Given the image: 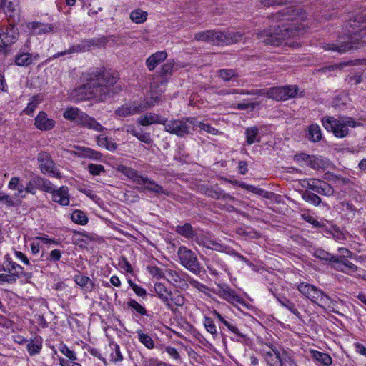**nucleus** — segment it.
<instances>
[{
  "label": "nucleus",
  "instance_id": "nucleus-1",
  "mask_svg": "<svg viewBox=\"0 0 366 366\" xmlns=\"http://www.w3.org/2000/svg\"><path fill=\"white\" fill-rule=\"evenodd\" d=\"M85 82L79 87L74 89L70 94L74 102H80L96 99L104 101L109 94L111 87L117 80L110 73L97 69L88 74Z\"/></svg>",
  "mask_w": 366,
  "mask_h": 366
},
{
  "label": "nucleus",
  "instance_id": "nucleus-2",
  "mask_svg": "<svg viewBox=\"0 0 366 366\" xmlns=\"http://www.w3.org/2000/svg\"><path fill=\"white\" fill-rule=\"evenodd\" d=\"M302 27L292 21L260 31L257 33V38L267 45L280 46L285 43L292 46L287 40L300 35Z\"/></svg>",
  "mask_w": 366,
  "mask_h": 366
},
{
  "label": "nucleus",
  "instance_id": "nucleus-3",
  "mask_svg": "<svg viewBox=\"0 0 366 366\" xmlns=\"http://www.w3.org/2000/svg\"><path fill=\"white\" fill-rule=\"evenodd\" d=\"M117 169L129 179H132L134 183L142 186V187L139 188L141 191H148L157 196L161 194H164L167 196H169L170 194L169 192L164 189L161 185L156 183L153 179H150L147 177L142 175L137 171L130 167L124 165H118Z\"/></svg>",
  "mask_w": 366,
  "mask_h": 366
},
{
  "label": "nucleus",
  "instance_id": "nucleus-4",
  "mask_svg": "<svg viewBox=\"0 0 366 366\" xmlns=\"http://www.w3.org/2000/svg\"><path fill=\"white\" fill-rule=\"evenodd\" d=\"M322 124L327 131L332 132L335 137L339 138L345 137L348 134L349 127L354 128L362 125L351 117H340L337 119L332 117L322 118Z\"/></svg>",
  "mask_w": 366,
  "mask_h": 366
},
{
  "label": "nucleus",
  "instance_id": "nucleus-5",
  "mask_svg": "<svg viewBox=\"0 0 366 366\" xmlns=\"http://www.w3.org/2000/svg\"><path fill=\"white\" fill-rule=\"evenodd\" d=\"M26 274L22 267L13 262L9 254L5 255L3 264H0V284L15 283L18 278Z\"/></svg>",
  "mask_w": 366,
  "mask_h": 366
},
{
  "label": "nucleus",
  "instance_id": "nucleus-6",
  "mask_svg": "<svg viewBox=\"0 0 366 366\" xmlns=\"http://www.w3.org/2000/svg\"><path fill=\"white\" fill-rule=\"evenodd\" d=\"M64 117L69 120H75L79 125L96 132H102L106 129L94 118L79 111L77 108L67 109Z\"/></svg>",
  "mask_w": 366,
  "mask_h": 366
},
{
  "label": "nucleus",
  "instance_id": "nucleus-7",
  "mask_svg": "<svg viewBox=\"0 0 366 366\" xmlns=\"http://www.w3.org/2000/svg\"><path fill=\"white\" fill-rule=\"evenodd\" d=\"M194 117H183L178 119L167 120L165 119L164 130L179 137H184L191 134L193 130Z\"/></svg>",
  "mask_w": 366,
  "mask_h": 366
},
{
  "label": "nucleus",
  "instance_id": "nucleus-8",
  "mask_svg": "<svg viewBox=\"0 0 366 366\" xmlns=\"http://www.w3.org/2000/svg\"><path fill=\"white\" fill-rule=\"evenodd\" d=\"M177 256L180 264L194 274H199L202 271L201 264L197 254L185 246L178 248Z\"/></svg>",
  "mask_w": 366,
  "mask_h": 366
},
{
  "label": "nucleus",
  "instance_id": "nucleus-9",
  "mask_svg": "<svg viewBox=\"0 0 366 366\" xmlns=\"http://www.w3.org/2000/svg\"><path fill=\"white\" fill-rule=\"evenodd\" d=\"M298 92L297 86L288 85L285 86H276L267 90V97L277 101H286L296 97Z\"/></svg>",
  "mask_w": 366,
  "mask_h": 366
},
{
  "label": "nucleus",
  "instance_id": "nucleus-10",
  "mask_svg": "<svg viewBox=\"0 0 366 366\" xmlns=\"http://www.w3.org/2000/svg\"><path fill=\"white\" fill-rule=\"evenodd\" d=\"M240 32L211 31L210 44L213 45L232 44L241 41Z\"/></svg>",
  "mask_w": 366,
  "mask_h": 366
},
{
  "label": "nucleus",
  "instance_id": "nucleus-11",
  "mask_svg": "<svg viewBox=\"0 0 366 366\" xmlns=\"http://www.w3.org/2000/svg\"><path fill=\"white\" fill-rule=\"evenodd\" d=\"M308 299L322 308L337 312L335 310V304L330 297L315 286Z\"/></svg>",
  "mask_w": 366,
  "mask_h": 366
},
{
  "label": "nucleus",
  "instance_id": "nucleus-12",
  "mask_svg": "<svg viewBox=\"0 0 366 366\" xmlns=\"http://www.w3.org/2000/svg\"><path fill=\"white\" fill-rule=\"evenodd\" d=\"M304 182L306 183V185H304V187H307L320 194L331 196L334 194L332 187L325 181L317 179H305Z\"/></svg>",
  "mask_w": 366,
  "mask_h": 366
},
{
  "label": "nucleus",
  "instance_id": "nucleus-13",
  "mask_svg": "<svg viewBox=\"0 0 366 366\" xmlns=\"http://www.w3.org/2000/svg\"><path fill=\"white\" fill-rule=\"evenodd\" d=\"M18 36L17 29L10 24L9 26L0 27V54L8 45L14 43Z\"/></svg>",
  "mask_w": 366,
  "mask_h": 366
},
{
  "label": "nucleus",
  "instance_id": "nucleus-14",
  "mask_svg": "<svg viewBox=\"0 0 366 366\" xmlns=\"http://www.w3.org/2000/svg\"><path fill=\"white\" fill-rule=\"evenodd\" d=\"M195 242L199 246L218 252H224L227 249V246L214 239L209 234H198Z\"/></svg>",
  "mask_w": 366,
  "mask_h": 366
},
{
  "label": "nucleus",
  "instance_id": "nucleus-15",
  "mask_svg": "<svg viewBox=\"0 0 366 366\" xmlns=\"http://www.w3.org/2000/svg\"><path fill=\"white\" fill-rule=\"evenodd\" d=\"M51 193L52 200L54 202H57L62 206H66L69 204V189L67 187L62 186L57 189L54 187L53 185L47 183V193Z\"/></svg>",
  "mask_w": 366,
  "mask_h": 366
},
{
  "label": "nucleus",
  "instance_id": "nucleus-16",
  "mask_svg": "<svg viewBox=\"0 0 366 366\" xmlns=\"http://www.w3.org/2000/svg\"><path fill=\"white\" fill-rule=\"evenodd\" d=\"M147 107H143L140 104L132 102L125 104L116 109L115 114L120 117H127L130 115L140 113L146 109Z\"/></svg>",
  "mask_w": 366,
  "mask_h": 366
},
{
  "label": "nucleus",
  "instance_id": "nucleus-17",
  "mask_svg": "<svg viewBox=\"0 0 366 366\" xmlns=\"http://www.w3.org/2000/svg\"><path fill=\"white\" fill-rule=\"evenodd\" d=\"M322 48L325 51H332L340 54L345 53L351 49H357V46H354L350 41H338L337 44H326Z\"/></svg>",
  "mask_w": 366,
  "mask_h": 366
},
{
  "label": "nucleus",
  "instance_id": "nucleus-18",
  "mask_svg": "<svg viewBox=\"0 0 366 366\" xmlns=\"http://www.w3.org/2000/svg\"><path fill=\"white\" fill-rule=\"evenodd\" d=\"M3 9L5 14L9 17H14L19 14V1L18 0H1L0 10Z\"/></svg>",
  "mask_w": 366,
  "mask_h": 366
},
{
  "label": "nucleus",
  "instance_id": "nucleus-19",
  "mask_svg": "<svg viewBox=\"0 0 366 366\" xmlns=\"http://www.w3.org/2000/svg\"><path fill=\"white\" fill-rule=\"evenodd\" d=\"M175 65L176 64L173 59H169L162 66L160 71L158 72V76L161 79L162 84L166 83L169 76L172 75L174 71L177 69Z\"/></svg>",
  "mask_w": 366,
  "mask_h": 366
},
{
  "label": "nucleus",
  "instance_id": "nucleus-20",
  "mask_svg": "<svg viewBox=\"0 0 366 366\" xmlns=\"http://www.w3.org/2000/svg\"><path fill=\"white\" fill-rule=\"evenodd\" d=\"M218 294L221 297L232 304L243 303V300L228 286L220 287Z\"/></svg>",
  "mask_w": 366,
  "mask_h": 366
},
{
  "label": "nucleus",
  "instance_id": "nucleus-21",
  "mask_svg": "<svg viewBox=\"0 0 366 366\" xmlns=\"http://www.w3.org/2000/svg\"><path fill=\"white\" fill-rule=\"evenodd\" d=\"M167 57V54L164 51H157L152 54L146 61V65L149 71H153L160 63L164 61Z\"/></svg>",
  "mask_w": 366,
  "mask_h": 366
},
{
  "label": "nucleus",
  "instance_id": "nucleus-22",
  "mask_svg": "<svg viewBox=\"0 0 366 366\" xmlns=\"http://www.w3.org/2000/svg\"><path fill=\"white\" fill-rule=\"evenodd\" d=\"M154 291L157 293L159 298L164 302L165 305L168 309L172 310V305L169 302V297L171 296V292L169 291L167 287L162 283H156L154 285Z\"/></svg>",
  "mask_w": 366,
  "mask_h": 366
},
{
  "label": "nucleus",
  "instance_id": "nucleus-23",
  "mask_svg": "<svg viewBox=\"0 0 366 366\" xmlns=\"http://www.w3.org/2000/svg\"><path fill=\"white\" fill-rule=\"evenodd\" d=\"M164 120L165 118H162L157 114L148 113L138 118L137 123L142 126H149L152 124H160L164 125Z\"/></svg>",
  "mask_w": 366,
  "mask_h": 366
},
{
  "label": "nucleus",
  "instance_id": "nucleus-24",
  "mask_svg": "<svg viewBox=\"0 0 366 366\" xmlns=\"http://www.w3.org/2000/svg\"><path fill=\"white\" fill-rule=\"evenodd\" d=\"M264 359L269 366H282L280 359V350L270 347L269 351L264 352Z\"/></svg>",
  "mask_w": 366,
  "mask_h": 366
},
{
  "label": "nucleus",
  "instance_id": "nucleus-25",
  "mask_svg": "<svg viewBox=\"0 0 366 366\" xmlns=\"http://www.w3.org/2000/svg\"><path fill=\"white\" fill-rule=\"evenodd\" d=\"M175 232L189 240H195L198 234L195 232L189 223H184L183 225L177 226Z\"/></svg>",
  "mask_w": 366,
  "mask_h": 366
},
{
  "label": "nucleus",
  "instance_id": "nucleus-26",
  "mask_svg": "<svg viewBox=\"0 0 366 366\" xmlns=\"http://www.w3.org/2000/svg\"><path fill=\"white\" fill-rule=\"evenodd\" d=\"M311 357L318 364L322 366H330L332 363V357L327 353L322 352L315 350L310 351Z\"/></svg>",
  "mask_w": 366,
  "mask_h": 366
},
{
  "label": "nucleus",
  "instance_id": "nucleus-27",
  "mask_svg": "<svg viewBox=\"0 0 366 366\" xmlns=\"http://www.w3.org/2000/svg\"><path fill=\"white\" fill-rule=\"evenodd\" d=\"M46 182L44 179L36 177L27 183V193L34 194L36 189H46Z\"/></svg>",
  "mask_w": 366,
  "mask_h": 366
},
{
  "label": "nucleus",
  "instance_id": "nucleus-28",
  "mask_svg": "<svg viewBox=\"0 0 366 366\" xmlns=\"http://www.w3.org/2000/svg\"><path fill=\"white\" fill-rule=\"evenodd\" d=\"M224 326L234 335V337H232V340H234L240 342L245 340L246 335L232 322L227 320V322H224Z\"/></svg>",
  "mask_w": 366,
  "mask_h": 366
},
{
  "label": "nucleus",
  "instance_id": "nucleus-29",
  "mask_svg": "<svg viewBox=\"0 0 366 366\" xmlns=\"http://www.w3.org/2000/svg\"><path fill=\"white\" fill-rule=\"evenodd\" d=\"M245 137L246 142L249 145H251L255 142H260V137L259 136V129L257 127L246 129Z\"/></svg>",
  "mask_w": 366,
  "mask_h": 366
},
{
  "label": "nucleus",
  "instance_id": "nucleus-30",
  "mask_svg": "<svg viewBox=\"0 0 366 366\" xmlns=\"http://www.w3.org/2000/svg\"><path fill=\"white\" fill-rule=\"evenodd\" d=\"M148 14L141 9H137L130 13V19L136 24H142L147 21Z\"/></svg>",
  "mask_w": 366,
  "mask_h": 366
},
{
  "label": "nucleus",
  "instance_id": "nucleus-31",
  "mask_svg": "<svg viewBox=\"0 0 366 366\" xmlns=\"http://www.w3.org/2000/svg\"><path fill=\"white\" fill-rule=\"evenodd\" d=\"M139 341L144 345L147 349H153L154 347V342L152 338L142 330H139L136 332Z\"/></svg>",
  "mask_w": 366,
  "mask_h": 366
},
{
  "label": "nucleus",
  "instance_id": "nucleus-32",
  "mask_svg": "<svg viewBox=\"0 0 366 366\" xmlns=\"http://www.w3.org/2000/svg\"><path fill=\"white\" fill-rule=\"evenodd\" d=\"M87 50L89 51L92 47H104L107 44L108 40L107 38L104 36H102L99 38L90 39L85 40Z\"/></svg>",
  "mask_w": 366,
  "mask_h": 366
},
{
  "label": "nucleus",
  "instance_id": "nucleus-33",
  "mask_svg": "<svg viewBox=\"0 0 366 366\" xmlns=\"http://www.w3.org/2000/svg\"><path fill=\"white\" fill-rule=\"evenodd\" d=\"M77 149L81 152L79 157H88L94 159H99L102 157L100 152L91 148L85 147H78Z\"/></svg>",
  "mask_w": 366,
  "mask_h": 366
},
{
  "label": "nucleus",
  "instance_id": "nucleus-34",
  "mask_svg": "<svg viewBox=\"0 0 366 366\" xmlns=\"http://www.w3.org/2000/svg\"><path fill=\"white\" fill-rule=\"evenodd\" d=\"M205 194L210 197L211 198L220 199H229L230 200H234V198L229 194L224 193L221 190L214 189L213 188L207 189L205 191Z\"/></svg>",
  "mask_w": 366,
  "mask_h": 366
},
{
  "label": "nucleus",
  "instance_id": "nucleus-35",
  "mask_svg": "<svg viewBox=\"0 0 366 366\" xmlns=\"http://www.w3.org/2000/svg\"><path fill=\"white\" fill-rule=\"evenodd\" d=\"M26 26L29 32L33 34H41L45 31L46 26L37 21L26 23Z\"/></svg>",
  "mask_w": 366,
  "mask_h": 366
},
{
  "label": "nucleus",
  "instance_id": "nucleus-36",
  "mask_svg": "<svg viewBox=\"0 0 366 366\" xmlns=\"http://www.w3.org/2000/svg\"><path fill=\"white\" fill-rule=\"evenodd\" d=\"M109 346L112 350V352L110 354V360L114 363L122 362L124 357L120 351L119 346L114 343H111Z\"/></svg>",
  "mask_w": 366,
  "mask_h": 366
},
{
  "label": "nucleus",
  "instance_id": "nucleus-37",
  "mask_svg": "<svg viewBox=\"0 0 366 366\" xmlns=\"http://www.w3.org/2000/svg\"><path fill=\"white\" fill-rule=\"evenodd\" d=\"M309 139L312 142H319L322 138L321 129L319 125L312 124L308 129Z\"/></svg>",
  "mask_w": 366,
  "mask_h": 366
},
{
  "label": "nucleus",
  "instance_id": "nucleus-38",
  "mask_svg": "<svg viewBox=\"0 0 366 366\" xmlns=\"http://www.w3.org/2000/svg\"><path fill=\"white\" fill-rule=\"evenodd\" d=\"M71 219L74 223L81 225H84L88 222V218L85 212L78 209L71 214Z\"/></svg>",
  "mask_w": 366,
  "mask_h": 366
},
{
  "label": "nucleus",
  "instance_id": "nucleus-39",
  "mask_svg": "<svg viewBox=\"0 0 366 366\" xmlns=\"http://www.w3.org/2000/svg\"><path fill=\"white\" fill-rule=\"evenodd\" d=\"M302 197L305 201L315 206H318L321 203V198L308 190H305L302 193Z\"/></svg>",
  "mask_w": 366,
  "mask_h": 366
},
{
  "label": "nucleus",
  "instance_id": "nucleus-40",
  "mask_svg": "<svg viewBox=\"0 0 366 366\" xmlns=\"http://www.w3.org/2000/svg\"><path fill=\"white\" fill-rule=\"evenodd\" d=\"M87 48L86 45L85 40L81 41L79 44L72 46L69 48V50L65 51L62 53L58 54L56 56H54V57H56L66 54H72V53H78V52H85L87 51Z\"/></svg>",
  "mask_w": 366,
  "mask_h": 366
},
{
  "label": "nucleus",
  "instance_id": "nucleus-41",
  "mask_svg": "<svg viewBox=\"0 0 366 366\" xmlns=\"http://www.w3.org/2000/svg\"><path fill=\"white\" fill-rule=\"evenodd\" d=\"M194 122H193V130L196 127H199L202 130H204L206 132L213 134V135H217L219 134L218 130L217 129L212 127L209 124H207L202 123L201 122H199L196 118H194Z\"/></svg>",
  "mask_w": 366,
  "mask_h": 366
},
{
  "label": "nucleus",
  "instance_id": "nucleus-42",
  "mask_svg": "<svg viewBox=\"0 0 366 366\" xmlns=\"http://www.w3.org/2000/svg\"><path fill=\"white\" fill-rule=\"evenodd\" d=\"M280 303L297 317H300V313L295 307V305L285 297L278 298Z\"/></svg>",
  "mask_w": 366,
  "mask_h": 366
},
{
  "label": "nucleus",
  "instance_id": "nucleus-43",
  "mask_svg": "<svg viewBox=\"0 0 366 366\" xmlns=\"http://www.w3.org/2000/svg\"><path fill=\"white\" fill-rule=\"evenodd\" d=\"M47 174L50 176L60 179L61 177V172H59L58 167L56 164L50 159L47 157Z\"/></svg>",
  "mask_w": 366,
  "mask_h": 366
},
{
  "label": "nucleus",
  "instance_id": "nucleus-44",
  "mask_svg": "<svg viewBox=\"0 0 366 366\" xmlns=\"http://www.w3.org/2000/svg\"><path fill=\"white\" fill-rule=\"evenodd\" d=\"M31 61V57L28 53L19 54L15 58V63L18 66H29Z\"/></svg>",
  "mask_w": 366,
  "mask_h": 366
},
{
  "label": "nucleus",
  "instance_id": "nucleus-45",
  "mask_svg": "<svg viewBox=\"0 0 366 366\" xmlns=\"http://www.w3.org/2000/svg\"><path fill=\"white\" fill-rule=\"evenodd\" d=\"M204 325L208 332L212 335L213 337L215 338L218 335V332L217 330V327L213 321V320L210 317H205L204 321Z\"/></svg>",
  "mask_w": 366,
  "mask_h": 366
},
{
  "label": "nucleus",
  "instance_id": "nucleus-46",
  "mask_svg": "<svg viewBox=\"0 0 366 366\" xmlns=\"http://www.w3.org/2000/svg\"><path fill=\"white\" fill-rule=\"evenodd\" d=\"M127 306L129 308H130L131 310H134V312H137L141 315H147V310L133 299L128 301Z\"/></svg>",
  "mask_w": 366,
  "mask_h": 366
},
{
  "label": "nucleus",
  "instance_id": "nucleus-47",
  "mask_svg": "<svg viewBox=\"0 0 366 366\" xmlns=\"http://www.w3.org/2000/svg\"><path fill=\"white\" fill-rule=\"evenodd\" d=\"M312 254L316 258L330 262L332 260L334 257L332 254L322 249H315Z\"/></svg>",
  "mask_w": 366,
  "mask_h": 366
},
{
  "label": "nucleus",
  "instance_id": "nucleus-48",
  "mask_svg": "<svg viewBox=\"0 0 366 366\" xmlns=\"http://www.w3.org/2000/svg\"><path fill=\"white\" fill-rule=\"evenodd\" d=\"M307 166L314 169H319L325 167V162L321 157L311 156L308 161Z\"/></svg>",
  "mask_w": 366,
  "mask_h": 366
},
{
  "label": "nucleus",
  "instance_id": "nucleus-49",
  "mask_svg": "<svg viewBox=\"0 0 366 366\" xmlns=\"http://www.w3.org/2000/svg\"><path fill=\"white\" fill-rule=\"evenodd\" d=\"M220 94H223V95L228 94H247V95L248 94L255 95V94H261L262 93L260 90L248 91V90H244V89L237 90V89H228V90H222L220 92Z\"/></svg>",
  "mask_w": 366,
  "mask_h": 366
},
{
  "label": "nucleus",
  "instance_id": "nucleus-50",
  "mask_svg": "<svg viewBox=\"0 0 366 366\" xmlns=\"http://www.w3.org/2000/svg\"><path fill=\"white\" fill-rule=\"evenodd\" d=\"M347 65V63L335 64L324 66V67L318 69L317 71L320 72V73L325 74V73L332 72L334 71H341Z\"/></svg>",
  "mask_w": 366,
  "mask_h": 366
},
{
  "label": "nucleus",
  "instance_id": "nucleus-51",
  "mask_svg": "<svg viewBox=\"0 0 366 366\" xmlns=\"http://www.w3.org/2000/svg\"><path fill=\"white\" fill-rule=\"evenodd\" d=\"M169 302L172 305H174L176 306H182L185 302V298L179 292L172 293L171 292Z\"/></svg>",
  "mask_w": 366,
  "mask_h": 366
},
{
  "label": "nucleus",
  "instance_id": "nucleus-52",
  "mask_svg": "<svg viewBox=\"0 0 366 366\" xmlns=\"http://www.w3.org/2000/svg\"><path fill=\"white\" fill-rule=\"evenodd\" d=\"M218 72L219 77L226 81L237 76V73L233 69H221Z\"/></svg>",
  "mask_w": 366,
  "mask_h": 366
},
{
  "label": "nucleus",
  "instance_id": "nucleus-53",
  "mask_svg": "<svg viewBox=\"0 0 366 366\" xmlns=\"http://www.w3.org/2000/svg\"><path fill=\"white\" fill-rule=\"evenodd\" d=\"M345 261H343L342 259L339 258L338 257L334 256L332 260H331L330 262L332 263V267L335 269H336L340 272H342L344 273H348V271H347V269H345Z\"/></svg>",
  "mask_w": 366,
  "mask_h": 366
},
{
  "label": "nucleus",
  "instance_id": "nucleus-54",
  "mask_svg": "<svg viewBox=\"0 0 366 366\" xmlns=\"http://www.w3.org/2000/svg\"><path fill=\"white\" fill-rule=\"evenodd\" d=\"M43 100V97L36 96L33 97V100L29 104L27 107L24 109V112L27 114H31L36 107L37 104Z\"/></svg>",
  "mask_w": 366,
  "mask_h": 366
},
{
  "label": "nucleus",
  "instance_id": "nucleus-55",
  "mask_svg": "<svg viewBox=\"0 0 366 366\" xmlns=\"http://www.w3.org/2000/svg\"><path fill=\"white\" fill-rule=\"evenodd\" d=\"M140 366H171L154 358H143Z\"/></svg>",
  "mask_w": 366,
  "mask_h": 366
},
{
  "label": "nucleus",
  "instance_id": "nucleus-56",
  "mask_svg": "<svg viewBox=\"0 0 366 366\" xmlns=\"http://www.w3.org/2000/svg\"><path fill=\"white\" fill-rule=\"evenodd\" d=\"M35 126L41 130H46V114L44 112L35 118Z\"/></svg>",
  "mask_w": 366,
  "mask_h": 366
},
{
  "label": "nucleus",
  "instance_id": "nucleus-57",
  "mask_svg": "<svg viewBox=\"0 0 366 366\" xmlns=\"http://www.w3.org/2000/svg\"><path fill=\"white\" fill-rule=\"evenodd\" d=\"M313 287L314 286L312 285L302 282L298 285L297 289L302 295L309 298Z\"/></svg>",
  "mask_w": 366,
  "mask_h": 366
},
{
  "label": "nucleus",
  "instance_id": "nucleus-58",
  "mask_svg": "<svg viewBox=\"0 0 366 366\" xmlns=\"http://www.w3.org/2000/svg\"><path fill=\"white\" fill-rule=\"evenodd\" d=\"M167 275L168 281H169L173 285H178L182 281L180 275L176 271L168 270Z\"/></svg>",
  "mask_w": 366,
  "mask_h": 366
},
{
  "label": "nucleus",
  "instance_id": "nucleus-59",
  "mask_svg": "<svg viewBox=\"0 0 366 366\" xmlns=\"http://www.w3.org/2000/svg\"><path fill=\"white\" fill-rule=\"evenodd\" d=\"M87 169L90 174L94 176L99 175L102 172H105L104 167L101 164H89Z\"/></svg>",
  "mask_w": 366,
  "mask_h": 366
},
{
  "label": "nucleus",
  "instance_id": "nucleus-60",
  "mask_svg": "<svg viewBox=\"0 0 366 366\" xmlns=\"http://www.w3.org/2000/svg\"><path fill=\"white\" fill-rule=\"evenodd\" d=\"M165 351L177 362L182 361L180 355L177 349L169 346L165 348Z\"/></svg>",
  "mask_w": 366,
  "mask_h": 366
},
{
  "label": "nucleus",
  "instance_id": "nucleus-61",
  "mask_svg": "<svg viewBox=\"0 0 366 366\" xmlns=\"http://www.w3.org/2000/svg\"><path fill=\"white\" fill-rule=\"evenodd\" d=\"M239 186L247 191H249L254 194H257L259 195H262L264 192V190L262 189L254 187L253 185L246 184L244 182L239 183Z\"/></svg>",
  "mask_w": 366,
  "mask_h": 366
},
{
  "label": "nucleus",
  "instance_id": "nucleus-62",
  "mask_svg": "<svg viewBox=\"0 0 366 366\" xmlns=\"http://www.w3.org/2000/svg\"><path fill=\"white\" fill-rule=\"evenodd\" d=\"M137 138L142 142H144L147 144H151L152 142L150 133L145 132L142 129L139 131V132L137 135Z\"/></svg>",
  "mask_w": 366,
  "mask_h": 366
},
{
  "label": "nucleus",
  "instance_id": "nucleus-63",
  "mask_svg": "<svg viewBox=\"0 0 366 366\" xmlns=\"http://www.w3.org/2000/svg\"><path fill=\"white\" fill-rule=\"evenodd\" d=\"M211 31H205L197 33L195 34V39L197 41H206L210 44Z\"/></svg>",
  "mask_w": 366,
  "mask_h": 366
},
{
  "label": "nucleus",
  "instance_id": "nucleus-64",
  "mask_svg": "<svg viewBox=\"0 0 366 366\" xmlns=\"http://www.w3.org/2000/svg\"><path fill=\"white\" fill-rule=\"evenodd\" d=\"M147 270L151 275L158 279L162 278L164 277V272L159 267L157 266H149L147 267Z\"/></svg>",
  "mask_w": 366,
  "mask_h": 366
}]
</instances>
